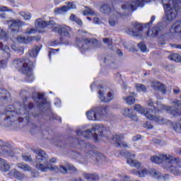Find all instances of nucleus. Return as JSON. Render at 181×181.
Listing matches in <instances>:
<instances>
[{"instance_id":"obj_30","label":"nucleus","mask_w":181,"mask_h":181,"mask_svg":"<svg viewBox=\"0 0 181 181\" xmlns=\"http://www.w3.org/2000/svg\"><path fill=\"white\" fill-rule=\"evenodd\" d=\"M150 175L154 177V179H158V180H162V174L160 172L151 169L150 170Z\"/></svg>"},{"instance_id":"obj_29","label":"nucleus","mask_w":181,"mask_h":181,"mask_svg":"<svg viewBox=\"0 0 181 181\" xmlns=\"http://www.w3.org/2000/svg\"><path fill=\"white\" fill-rule=\"evenodd\" d=\"M8 175H10V176H13L14 177H16V179H18V180H22L23 179H25V175L16 171V170L11 171Z\"/></svg>"},{"instance_id":"obj_42","label":"nucleus","mask_w":181,"mask_h":181,"mask_svg":"<svg viewBox=\"0 0 181 181\" xmlns=\"http://www.w3.org/2000/svg\"><path fill=\"white\" fill-rule=\"evenodd\" d=\"M21 16L23 17V19H25V21H30V19L32 18V14H30V13H26V12H21L20 13Z\"/></svg>"},{"instance_id":"obj_31","label":"nucleus","mask_w":181,"mask_h":181,"mask_svg":"<svg viewBox=\"0 0 181 181\" xmlns=\"http://www.w3.org/2000/svg\"><path fill=\"white\" fill-rule=\"evenodd\" d=\"M17 166L19 169H22V170H24L25 172H30V170H32V168L25 163H18Z\"/></svg>"},{"instance_id":"obj_59","label":"nucleus","mask_w":181,"mask_h":181,"mask_svg":"<svg viewBox=\"0 0 181 181\" xmlns=\"http://www.w3.org/2000/svg\"><path fill=\"white\" fill-rule=\"evenodd\" d=\"M146 127H147L148 129H152V128H153V126H152L151 124H146Z\"/></svg>"},{"instance_id":"obj_62","label":"nucleus","mask_w":181,"mask_h":181,"mask_svg":"<svg viewBox=\"0 0 181 181\" xmlns=\"http://www.w3.org/2000/svg\"><path fill=\"white\" fill-rule=\"evenodd\" d=\"M174 93L175 94H179V93H180V90H179V89H174Z\"/></svg>"},{"instance_id":"obj_39","label":"nucleus","mask_w":181,"mask_h":181,"mask_svg":"<svg viewBox=\"0 0 181 181\" xmlns=\"http://www.w3.org/2000/svg\"><path fill=\"white\" fill-rule=\"evenodd\" d=\"M173 128L175 132H181V119L173 124Z\"/></svg>"},{"instance_id":"obj_45","label":"nucleus","mask_w":181,"mask_h":181,"mask_svg":"<svg viewBox=\"0 0 181 181\" xmlns=\"http://www.w3.org/2000/svg\"><path fill=\"white\" fill-rule=\"evenodd\" d=\"M36 29H34V28H28L26 30H25V35H33L35 33H36Z\"/></svg>"},{"instance_id":"obj_7","label":"nucleus","mask_w":181,"mask_h":181,"mask_svg":"<svg viewBox=\"0 0 181 181\" xmlns=\"http://www.w3.org/2000/svg\"><path fill=\"white\" fill-rule=\"evenodd\" d=\"M11 40L4 43L0 42V69L6 66L8 60L11 59V49L8 46H11Z\"/></svg>"},{"instance_id":"obj_51","label":"nucleus","mask_w":181,"mask_h":181,"mask_svg":"<svg viewBox=\"0 0 181 181\" xmlns=\"http://www.w3.org/2000/svg\"><path fill=\"white\" fill-rule=\"evenodd\" d=\"M130 119H132V121H138V116L135 115H131L129 116Z\"/></svg>"},{"instance_id":"obj_26","label":"nucleus","mask_w":181,"mask_h":181,"mask_svg":"<svg viewBox=\"0 0 181 181\" xmlns=\"http://www.w3.org/2000/svg\"><path fill=\"white\" fill-rule=\"evenodd\" d=\"M11 169V165L8 164L6 160H5L3 158H0V170L1 172H9V170Z\"/></svg>"},{"instance_id":"obj_17","label":"nucleus","mask_w":181,"mask_h":181,"mask_svg":"<svg viewBox=\"0 0 181 181\" xmlns=\"http://www.w3.org/2000/svg\"><path fill=\"white\" fill-rule=\"evenodd\" d=\"M134 28H128L126 30V33L130 36H139L141 32H142V25L139 23H135L134 24Z\"/></svg>"},{"instance_id":"obj_3","label":"nucleus","mask_w":181,"mask_h":181,"mask_svg":"<svg viewBox=\"0 0 181 181\" xmlns=\"http://www.w3.org/2000/svg\"><path fill=\"white\" fill-rule=\"evenodd\" d=\"M33 151L37 155L35 159L36 169L41 170V172H46L47 170H54V172H57V170H59L58 167L50 164V163H56L57 161L56 158L49 159V156H47V154L40 148H35Z\"/></svg>"},{"instance_id":"obj_20","label":"nucleus","mask_w":181,"mask_h":181,"mask_svg":"<svg viewBox=\"0 0 181 181\" xmlns=\"http://www.w3.org/2000/svg\"><path fill=\"white\" fill-rule=\"evenodd\" d=\"M35 95L37 96L36 99H34V101L37 103V105L39 107H44V108H49L50 104L45 98L43 97V95L35 93Z\"/></svg>"},{"instance_id":"obj_27","label":"nucleus","mask_w":181,"mask_h":181,"mask_svg":"<svg viewBox=\"0 0 181 181\" xmlns=\"http://www.w3.org/2000/svg\"><path fill=\"white\" fill-rule=\"evenodd\" d=\"M151 87L162 91L163 94H166V87L160 82H152Z\"/></svg>"},{"instance_id":"obj_6","label":"nucleus","mask_w":181,"mask_h":181,"mask_svg":"<svg viewBox=\"0 0 181 181\" xmlns=\"http://www.w3.org/2000/svg\"><path fill=\"white\" fill-rule=\"evenodd\" d=\"M105 132V128L103 124H97L93 127L92 130L88 129L84 132L82 127L76 129V134L78 136H83L84 138H90L93 135L95 141H98L100 136H104L103 134Z\"/></svg>"},{"instance_id":"obj_54","label":"nucleus","mask_w":181,"mask_h":181,"mask_svg":"<svg viewBox=\"0 0 181 181\" xmlns=\"http://www.w3.org/2000/svg\"><path fill=\"white\" fill-rule=\"evenodd\" d=\"M62 104V101H60L59 99H55L54 105L57 107H60V105Z\"/></svg>"},{"instance_id":"obj_35","label":"nucleus","mask_w":181,"mask_h":181,"mask_svg":"<svg viewBox=\"0 0 181 181\" xmlns=\"http://www.w3.org/2000/svg\"><path fill=\"white\" fill-rule=\"evenodd\" d=\"M83 177L86 179V180H95L98 179V175L90 173H84L83 174Z\"/></svg>"},{"instance_id":"obj_50","label":"nucleus","mask_w":181,"mask_h":181,"mask_svg":"<svg viewBox=\"0 0 181 181\" xmlns=\"http://www.w3.org/2000/svg\"><path fill=\"white\" fill-rule=\"evenodd\" d=\"M11 49H13L15 52H23V48H21V49L19 50L15 45H11Z\"/></svg>"},{"instance_id":"obj_36","label":"nucleus","mask_w":181,"mask_h":181,"mask_svg":"<svg viewBox=\"0 0 181 181\" xmlns=\"http://www.w3.org/2000/svg\"><path fill=\"white\" fill-rule=\"evenodd\" d=\"M123 99L126 104H128V105H132V104H135V97L132 95L124 97Z\"/></svg>"},{"instance_id":"obj_24","label":"nucleus","mask_w":181,"mask_h":181,"mask_svg":"<svg viewBox=\"0 0 181 181\" xmlns=\"http://www.w3.org/2000/svg\"><path fill=\"white\" fill-rule=\"evenodd\" d=\"M36 40V37L35 36H30L28 37H25L24 36L20 35L16 38L17 42L18 43H30V42H33V40Z\"/></svg>"},{"instance_id":"obj_5","label":"nucleus","mask_w":181,"mask_h":181,"mask_svg":"<svg viewBox=\"0 0 181 181\" xmlns=\"http://www.w3.org/2000/svg\"><path fill=\"white\" fill-rule=\"evenodd\" d=\"M13 64L14 67L18 69L23 74L27 75V80L29 83H32V81H33L34 76L33 74H32L33 62H29V59H18L14 60Z\"/></svg>"},{"instance_id":"obj_16","label":"nucleus","mask_w":181,"mask_h":181,"mask_svg":"<svg viewBox=\"0 0 181 181\" xmlns=\"http://www.w3.org/2000/svg\"><path fill=\"white\" fill-rule=\"evenodd\" d=\"M98 97L102 103H110L114 98V93L112 92H108L105 95V90H101L98 92Z\"/></svg>"},{"instance_id":"obj_41","label":"nucleus","mask_w":181,"mask_h":181,"mask_svg":"<svg viewBox=\"0 0 181 181\" xmlns=\"http://www.w3.org/2000/svg\"><path fill=\"white\" fill-rule=\"evenodd\" d=\"M120 112L124 117H131V110L129 108H122Z\"/></svg>"},{"instance_id":"obj_43","label":"nucleus","mask_w":181,"mask_h":181,"mask_svg":"<svg viewBox=\"0 0 181 181\" xmlns=\"http://www.w3.org/2000/svg\"><path fill=\"white\" fill-rule=\"evenodd\" d=\"M110 11L111 8H110V7L107 5L101 7V12H103V13H108V12H110Z\"/></svg>"},{"instance_id":"obj_63","label":"nucleus","mask_w":181,"mask_h":181,"mask_svg":"<svg viewBox=\"0 0 181 181\" xmlns=\"http://www.w3.org/2000/svg\"><path fill=\"white\" fill-rule=\"evenodd\" d=\"M32 108H33V104L30 103V104H29V106H28V109H29V110H32Z\"/></svg>"},{"instance_id":"obj_58","label":"nucleus","mask_w":181,"mask_h":181,"mask_svg":"<svg viewBox=\"0 0 181 181\" xmlns=\"http://www.w3.org/2000/svg\"><path fill=\"white\" fill-rule=\"evenodd\" d=\"M93 22L94 23H100V18L95 17V18L93 19Z\"/></svg>"},{"instance_id":"obj_61","label":"nucleus","mask_w":181,"mask_h":181,"mask_svg":"<svg viewBox=\"0 0 181 181\" xmlns=\"http://www.w3.org/2000/svg\"><path fill=\"white\" fill-rule=\"evenodd\" d=\"M0 18L1 19H5V13H0Z\"/></svg>"},{"instance_id":"obj_32","label":"nucleus","mask_w":181,"mask_h":181,"mask_svg":"<svg viewBox=\"0 0 181 181\" xmlns=\"http://www.w3.org/2000/svg\"><path fill=\"white\" fill-rule=\"evenodd\" d=\"M160 28L158 27H154L151 30L148 31L147 36L150 37H153V36H156L158 33H159Z\"/></svg>"},{"instance_id":"obj_64","label":"nucleus","mask_w":181,"mask_h":181,"mask_svg":"<svg viewBox=\"0 0 181 181\" xmlns=\"http://www.w3.org/2000/svg\"><path fill=\"white\" fill-rule=\"evenodd\" d=\"M74 181H83V179H81V178H78V179L75 180Z\"/></svg>"},{"instance_id":"obj_2","label":"nucleus","mask_w":181,"mask_h":181,"mask_svg":"<svg viewBox=\"0 0 181 181\" xmlns=\"http://www.w3.org/2000/svg\"><path fill=\"white\" fill-rule=\"evenodd\" d=\"M151 162L153 163H158V165L163 163V167L166 170H168L175 176H181V160L175 158L170 154H160L158 156H152L150 158Z\"/></svg>"},{"instance_id":"obj_56","label":"nucleus","mask_w":181,"mask_h":181,"mask_svg":"<svg viewBox=\"0 0 181 181\" xmlns=\"http://www.w3.org/2000/svg\"><path fill=\"white\" fill-rule=\"evenodd\" d=\"M147 105L148 107H152L153 105V100L152 99L148 100Z\"/></svg>"},{"instance_id":"obj_53","label":"nucleus","mask_w":181,"mask_h":181,"mask_svg":"<svg viewBox=\"0 0 181 181\" xmlns=\"http://www.w3.org/2000/svg\"><path fill=\"white\" fill-rule=\"evenodd\" d=\"M9 9L6 6H1L0 7V12H8Z\"/></svg>"},{"instance_id":"obj_33","label":"nucleus","mask_w":181,"mask_h":181,"mask_svg":"<svg viewBox=\"0 0 181 181\" xmlns=\"http://www.w3.org/2000/svg\"><path fill=\"white\" fill-rule=\"evenodd\" d=\"M40 51V47H35L31 50L28 52L30 57H37V54H39V52Z\"/></svg>"},{"instance_id":"obj_49","label":"nucleus","mask_w":181,"mask_h":181,"mask_svg":"<svg viewBox=\"0 0 181 181\" xmlns=\"http://www.w3.org/2000/svg\"><path fill=\"white\" fill-rule=\"evenodd\" d=\"M103 42L105 43V45L110 46V45H112V40L110 39V38H104Z\"/></svg>"},{"instance_id":"obj_4","label":"nucleus","mask_w":181,"mask_h":181,"mask_svg":"<svg viewBox=\"0 0 181 181\" xmlns=\"http://www.w3.org/2000/svg\"><path fill=\"white\" fill-rule=\"evenodd\" d=\"M23 117L18 112H15L13 105L8 106L0 113V125L1 127H11L15 122H21Z\"/></svg>"},{"instance_id":"obj_44","label":"nucleus","mask_w":181,"mask_h":181,"mask_svg":"<svg viewBox=\"0 0 181 181\" xmlns=\"http://www.w3.org/2000/svg\"><path fill=\"white\" fill-rule=\"evenodd\" d=\"M138 47L140 49V50H141V52H146V45H145L144 43H139Z\"/></svg>"},{"instance_id":"obj_23","label":"nucleus","mask_w":181,"mask_h":181,"mask_svg":"<svg viewBox=\"0 0 181 181\" xmlns=\"http://www.w3.org/2000/svg\"><path fill=\"white\" fill-rule=\"evenodd\" d=\"M150 172L151 170H148L146 168H142L138 170L133 169L132 170V173L136 175V176H139V177H145V176L150 175Z\"/></svg>"},{"instance_id":"obj_28","label":"nucleus","mask_w":181,"mask_h":181,"mask_svg":"<svg viewBox=\"0 0 181 181\" xmlns=\"http://www.w3.org/2000/svg\"><path fill=\"white\" fill-rule=\"evenodd\" d=\"M0 146L1 148L0 149V153L1 155H4V156H11V153L6 149L5 143L2 141V140H0Z\"/></svg>"},{"instance_id":"obj_18","label":"nucleus","mask_w":181,"mask_h":181,"mask_svg":"<svg viewBox=\"0 0 181 181\" xmlns=\"http://www.w3.org/2000/svg\"><path fill=\"white\" fill-rule=\"evenodd\" d=\"M86 158H92L93 160H96L97 162H104L105 160V156L101 153H95L93 151H89L86 154Z\"/></svg>"},{"instance_id":"obj_48","label":"nucleus","mask_w":181,"mask_h":181,"mask_svg":"<svg viewBox=\"0 0 181 181\" xmlns=\"http://www.w3.org/2000/svg\"><path fill=\"white\" fill-rule=\"evenodd\" d=\"M119 177L120 180H122V181H131L129 180V177H128V175H119Z\"/></svg>"},{"instance_id":"obj_52","label":"nucleus","mask_w":181,"mask_h":181,"mask_svg":"<svg viewBox=\"0 0 181 181\" xmlns=\"http://www.w3.org/2000/svg\"><path fill=\"white\" fill-rule=\"evenodd\" d=\"M141 139V135H136L132 137V141L134 142H136V141H139Z\"/></svg>"},{"instance_id":"obj_40","label":"nucleus","mask_w":181,"mask_h":181,"mask_svg":"<svg viewBox=\"0 0 181 181\" xmlns=\"http://www.w3.org/2000/svg\"><path fill=\"white\" fill-rule=\"evenodd\" d=\"M70 21H71L72 22H76L78 25H83V21H81V20H80L79 18H77V16H76V15L74 14H71L70 16Z\"/></svg>"},{"instance_id":"obj_60","label":"nucleus","mask_w":181,"mask_h":181,"mask_svg":"<svg viewBox=\"0 0 181 181\" xmlns=\"http://www.w3.org/2000/svg\"><path fill=\"white\" fill-rule=\"evenodd\" d=\"M156 17L155 16H151V21L148 23V25H151L153 21H155Z\"/></svg>"},{"instance_id":"obj_1","label":"nucleus","mask_w":181,"mask_h":181,"mask_svg":"<svg viewBox=\"0 0 181 181\" xmlns=\"http://www.w3.org/2000/svg\"><path fill=\"white\" fill-rule=\"evenodd\" d=\"M173 105H174L175 109L170 106H166L157 103V109L154 107L153 111L152 109L144 108L140 105H134V110L137 112L144 115V116H146L148 119L155 121L156 122H158V124H165V122H163L165 119L155 116L153 114H159V112L165 111L174 117H179V115H181V111L179 109H176V107L179 105V101L177 100H173Z\"/></svg>"},{"instance_id":"obj_22","label":"nucleus","mask_w":181,"mask_h":181,"mask_svg":"<svg viewBox=\"0 0 181 181\" xmlns=\"http://www.w3.org/2000/svg\"><path fill=\"white\" fill-rule=\"evenodd\" d=\"M8 23L10 25L9 28L12 30V32H18V30H19V27L23 25V21H21L19 20L8 21Z\"/></svg>"},{"instance_id":"obj_57","label":"nucleus","mask_w":181,"mask_h":181,"mask_svg":"<svg viewBox=\"0 0 181 181\" xmlns=\"http://www.w3.org/2000/svg\"><path fill=\"white\" fill-rule=\"evenodd\" d=\"M1 36L3 37H6V33H5V30H1Z\"/></svg>"},{"instance_id":"obj_19","label":"nucleus","mask_w":181,"mask_h":181,"mask_svg":"<svg viewBox=\"0 0 181 181\" xmlns=\"http://www.w3.org/2000/svg\"><path fill=\"white\" fill-rule=\"evenodd\" d=\"M98 121H103L108 117V112H110V107L103 106L101 109L98 107Z\"/></svg>"},{"instance_id":"obj_13","label":"nucleus","mask_w":181,"mask_h":181,"mask_svg":"<svg viewBox=\"0 0 181 181\" xmlns=\"http://www.w3.org/2000/svg\"><path fill=\"white\" fill-rule=\"evenodd\" d=\"M70 9H76V4L73 2H66V5L62 6L59 8H56L54 10L56 15H64L70 11Z\"/></svg>"},{"instance_id":"obj_34","label":"nucleus","mask_w":181,"mask_h":181,"mask_svg":"<svg viewBox=\"0 0 181 181\" xmlns=\"http://www.w3.org/2000/svg\"><path fill=\"white\" fill-rule=\"evenodd\" d=\"M83 15L88 16L91 15L92 16H97V13L94 11V10L91 9L90 8L86 7L85 9L83 11Z\"/></svg>"},{"instance_id":"obj_10","label":"nucleus","mask_w":181,"mask_h":181,"mask_svg":"<svg viewBox=\"0 0 181 181\" xmlns=\"http://www.w3.org/2000/svg\"><path fill=\"white\" fill-rule=\"evenodd\" d=\"M151 0H129V4L125 3L122 6L123 9L135 11L138 6H144V4L151 2Z\"/></svg>"},{"instance_id":"obj_21","label":"nucleus","mask_w":181,"mask_h":181,"mask_svg":"<svg viewBox=\"0 0 181 181\" xmlns=\"http://www.w3.org/2000/svg\"><path fill=\"white\" fill-rule=\"evenodd\" d=\"M98 107H93L86 112V117L89 121H98Z\"/></svg>"},{"instance_id":"obj_37","label":"nucleus","mask_w":181,"mask_h":181,"mask_svg":"<svg viewBox=\"0 0 181 181\" xmlns=\"http://www.w3.org/2000/svg\"><path fill=\"white\" fill-rule=\"evenodd\" d=\"M135 88H136V91H138L139 93H145V91H146V90H147L146 86H145V85L141 84V83H136L135 85Z\"/></svg>"},{"instance_id":"obj_12","label":"nucleus","mask_w":181,"mask_h":181,"mask_svg":"<svg viewBox=\"0 0 181 181\" xmlns=\"http://www.w3.org/2000/svg\"><path fill=\"white\" fill-rule=\"evenodd\" d=\"M54 31L57 32L61 35V36H64V37H70V35L71 32H73V29L68 25H63L54 27Z\"/></svg>"},{"instance_id":"obj_15","label":"nucleus","mask_w":181,"mask_h":181,"mask_svg":"<svg viewBox=\"0 0 181 181\" xmlns=\"http://www.w3.org/2000/svg\"><path fill=\"white\" fill-rule=\"evenodd\" d=\"M127 156V163L129 165V166H132V168H141V163H139L138 160H134L135 154H132L130 152H127L126 153Z\"/></svg>"},{"instance_id":"obj_38","label":"nucleus","mask_w":181,"mask_h":181,"mask_svg":"<svg viewBox=\"0 0 181 181\" xmlns=\"http://www.w3.org/2000/svg\"><path fill=\"white\" fill-rule=\"evenodd\" d=\"M23 116L24 117L26 122H30V119H32V118H35V115H33V114L29 113V111L28 110L24 112Z\"/></svg>"},{"instance_id":"obj_46","label":"nucleus","mask_w":181,"mask_h":181,"mask_svg":"<svg viewBox=\"0 0 181 181\" xmlns=\"http://www.w3.org/2000/svg\"><path fill=\"white\" fill-rule=\"evenodd\" d=\"M117 18H110L109 20V25H110L111 26H115V25H117Z\"/></svg>"},{"instance_id":"obj_8","label":"nucleus","mask_w":181,"mask_h":181,"mask_svg":"<svg viewBox=\"0 0 181 181\" xmlns=\"http://www.w3.org/2000/svg\"><path fill=\"white\" fill-rule=\"evenodd\" d=\"M163 5L167 21L170 22L173 21L177 15V6L175 5L173 1L170 0H163Z\"/></svg>"},{"instance_id":"obj_25","label":"nucleus","mask_w":181,"mask_h":181,"mask_svg":"<svg viewBox=\"0 0 181 181\" xmlns=\"http://www.w3.org/2000/svg\"><path fill=\"white\" fill-rule=\"evenodd\" d=\"M60 170L62 173H67V170H72V172H75L77 169L74 165H71V164L66 163L65 165H60L58 170Z\"/></svg>"},{"instance_id":"obj_55","label":"nucleus","mask_w":181,"mask_h":181,"mask_svg":"<svg viewBox=\"0 0 181 181\" xmlns=\"http://www.w3.org/2000/svg\"><path fill=\"white\" fill-rule=\"evenodd\" d=\"M170 179V176L169 175H162V180H169Z\"/></svg>"},{"instance_id":"obj_11","label":"nucleus","mask_w":181,"mask_h":181,"mask_svg":"<svg viewBox=\"0 0 181 181\" xmlns=\"http://www.w3.org/2000/svg\"><path fill=\"white\" fill-rule=\"evenodd\" d=\"M56 23L54 21H43L42 18H37L35 20V26L37 29V31L40 33L45 32L43 29H45L47 26H54Z\"/></svg>"},{"instance_id":"obj_14","label":"nucleus","mask_w":181,"mask_h":181,"mask_svg":"<svg viewBox=\"0 0 181 181\" xmlns=\"http://www.w3.org/2000/svg\"><path fill=\"white\" fill-rule=\"evenodd\" d=\"M112 139H113V142H115L116 146H117V148H131V145H129L126 141H122L124 139V134L115 135L114 136Z\"/></svg>"},{"instance_id":"obj_9","label":"nucleus","mask_w":181,"mask_h":181,"mask_svg":"<svg viewBox=\"0 0 181 181\" xmlns=\"http://www.w3.org/2000/svg\"><path fill=\"white\" fill-rule=\"evenodd\" d=\"M97 45V40H88V39H83L82 40H77L76 42V46L79 48L80 52L81 53H84L91 49V47H94Z\"/></svg>"},{"instance_id":"obj_47","label":"nucleus","mask_w":181,"mask_h":181,"mask_svg":"<svg viewBox=\"0 0 181 181\" xmlns=\"http://www.w3.org/2000/svg\"><path fill=\"white\" fill-rule=\"evenodd\" d=\"M22 158L23 159V160H25L26 162H29V160H30L32 159V158L30 157V155L26 153V154H23L22 156Z\"/></svg>"}]
</instances>
